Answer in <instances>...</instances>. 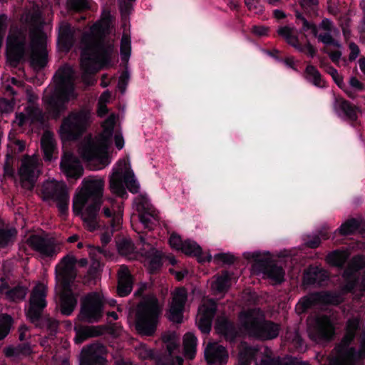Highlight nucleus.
I'll use <instances>...</instances> for the list:
<instances>
[{
  "mask_svg": "<svg viewBox=\"0 0 365 365\" xmlns=\"http://www.w3.org/2000/svg\"><path fill=\"white\" fill-rule=\"evenodd\" d=\"M106 29L100 22L93 24L90 31L82 34L81 64L86 74H95L99 68L111 66L115 51L113 41H106Z\"/></svg>",
  "mask_w": 365,
  "mask_h": 365,
  "instance_id": "obj_1",
  "label": "nucleus"
},
{
  "mask_svg": "<svg viewBox=\"0 0 365 365\" xmlns=\"http://www.w3.org/2000/svg\"><path fill=\"white\" fill-rule=\"evenodd\" d=\"M83 188L73 200L72 210L75 215H81L86 229L93 232L101 227L98 213L102 205L104 181L83 180Z\"/></svg>",
  "mask_w": 365,
  "mask_h": 365,
  "instance_id": "obj_2",
  "label": "nucleus"
},
{
  "mask_svg": "<svg viewBox=\"0 0 365 365\" xmlns=\"http://www.w3.org/2000/svg\"><path fill=\"white\" fill-rule=\"evenodd\" d=\"M58 81L53 91L43 98L46 110L49 118L58 120L67 110L71 98H75L74 85L71 81L72 68L61 67L58 70Z\"/></svg>",
  "mask_w": 365,
  "mask_h": 365,
  "instance_id": "obj_3",
  "label": "nucleus"
},
{
  "mask_svg": "<svg viewBox=\"0 0 365 365\" xmlns=\"http://www.w3.org/2000/svg\"><path fill=\"white\" fill-rule=\"evenodd\" d=\"M256 309H249L239 314L242 331L250 337L262 341L271 340L278 336L280 327L277 323L259 316Z\"/></svg>",
  "mask_w": 365,
  "mask_h": 365,
  "instance_id": "obj_4",
  "label": "nucleus"
},
{
  "mask_svg": "<svg viewBox=\"0 0 365 365\" xmlns=\"http://www.w3.org/2000/svg\"><path fill=\"white\" fill-rule=\"evenodd\" d=\"M162 309L155 297H143L136 307L135 329L143 336H151L157 329Z\"/></svg>",
  "mask_w": 365,
  "mask_h": 365,
  "instance_id": "obj_5",
  "label": "nucleus"
},
{
  "mask_svg": "<svg viewBox=\"0 0 365 365\" xmlns=\"http://www.w3.org/2000/svg\"><path fill=\"white\" fill-rule=\"evenodd\" d=\"M90 120V113L86 109L71 111L62 119L59 134L62 139L77 140L86 131Z\"/></svg>",
  "mask_w": 365,
  "mask_h": 365,
  "instance_id": "obj_6",
  "label": "nucleus"
},
{
  "mask_svg": "<svg viewBox=\"0 0 365 365\" xmlns=\"http://www.w3.org/2000/svg\"><path fill=\"white\" fill-rule=\"evenodd\" d=\"M28 29L26 26H16L11 29L6 45L8 61L14 67L24 61L26 55Z\"/></svg>",
  "mask_w": 365,
  "mask_h": 365,
  "instance_id": "obj_7",
  "label": "nucleus"
},
{
  "mask_svg": "<svg viewBox=\"0 0 365 365\" xmlns=\"http://www.w3.org/2000/svg\"><path fill=\"white\" fill-rule=\"evenodd\" d=\"M118 165V168L113 170V173L109 180V187L110 190L120 197L127 198L128 195L124 183L128 190L133 194L138 192L140 186L134 178V174L132 171H128L123 175V170L126 166L125 160H119Z\"/></svg>",
  "mask_w": 365,
  "mask_h": 365,
  "instance_id": "obj_8",
  "label": "nucleus"
},
{
  "mask_svg": "<svg viewBox=\"0 0 365 365\" xmlns=\"http://www.w3.org/2000/svg\"><path fill=\"white\" fill-rule=\"evenodd\" d=\"M243 255L247 259L254 262L252 267L255 270L262 273L277 284L284 281V271L281 266L271 260L269 252L265 253L267 257L262 256L259 252H245Z\"/></svg>",
  "mask_w": 365,
  "mask_h": 365,
  "instance_id": "obj_9",
  "label": "nucleus"
},
{
  "mask_svg": "<svg viewBox=\"0 0 365 365\" xmlns=\"http://www.w3.org/2000/svg\"><path fill=\"white\" fill-rule=\"evenodd\" d=\"M104 302L96 292L86 294L81 300L78 319L82 322H98L103 315Z\"/></svg>",
  "mask_w": 365,
  "mask_h": 365,
  "instance_id": "obj_10",
  "label": "nucleus"
},
{
  "mask_svg": "<svg viewBox=\"0 0 365 365\" xmlns=\"http://www.w3.org/2000/svg\"><path fill=\"white\" fill-rule=\"evenodd\" d=\"M32 53L30 57L31 65L36 69H43L48 60L46 46V34L41 29L30 32Z\"/></svg>",
  "mask_w": 365,
  "mask_h": 365,
  "instance_id": "obj_11",
  "label": "nucleus"
},
{
  "mask_svg": "<svg viewBox=\"0 0 365 365\" xmlns=\"http://www.w3.org/2000/svg\"><path fill=\"white\" fill-rule=\"evenodd\" d=\"M308 331L312 340L329 341L335 334V326L329 316L323 314L317 316L309 324Z\"/></svg>",
  "mask_w": 365,
  "mask_h": 365,
  "instance_id": "obj_12",
  "label": "nucleus"
},
{
  "mask_svg": "<svg viewBox=\"0 0 365 365\" xmlns=\"http://www.w3.org/2000/svg\"><path fill=\"white\" fill-rule=\"evenodd\" d=\"M340 297L330 292H315L302 298L296 306L299 314L305 313L316 305H338Z\"/></svg>",
  "mask_w": 365,
  "mask_h": 365,
  "instance_id": "obj_13",
  "label": "nucleus"
},
{
  "mask_svg": "<svg viewBox=\"0 0 365 365\" xmlns=\"http://www.w3.org/2000/svg\"><path fill=\"white\" fill-rule=\"evenodd\" d=\"M46 296V288L43 285L36 286L33 289L29 299V307L26 312V317L31 323L38 322L44 317L43 312L47 306Z\"/></svg>",
  "mask_w": 365,
  "mask_h": 365,
  "instance_id": "obj_14",
  "label": "nucleus"
},
{
  "mask_svg": "<svg viewBox=\"0 0 365 365\" xmlns=\"http://www.w3.org/2000/svg\"><path fill=\"white\" fill-rule=\"evenodd\" d=\"M29 246L43 257H56L61 250V245L53 237L31 235L27 240Z\"/></svg>",
  "mask_w": 365,
  "mask_h": 365,
  "instance_id": "obj_15",
  "label": "nucleus"
},
{
  "mask_svg": "<svg viewBox=\"0 0 365 365\" xmlns=\"http://www.w3.org/2000/svg\"><path fill=\"white\" fill-rule=\"evenodd\" d=\"M136 210L139 213L140 222L148 229L155 225L153 220L158 221V211L153 206L146 195H139L135 199Z\"/></svg>",
  "mask_w": 365,
  "mask_h": 365,
  "instance_id": "obj_16",
  "label": "nucleus"
},
{
  "mask_svg": "<svg viewBox=\"0 0 365 365\" xmlns=\"http://www.w3.org/2000/svg\"><path fill=\"white\" fill-rule=\"evenodd\" d=\"M21 187L32 191L40 175L37 164L31 158L22 160L18 170Z\"/></svg>",
  "mask_w": 365,
  "mask_h": 365,
  "instance_id": "obj_17",
  "label": "nucleus"
},
{
  "mask_svg": "<svg viewBox=\"0 0 365 365\" xmlns=\"http://www.w3.org/2000/svg\"><path fill=\"white\" fill-rule=\"evenodd\" d=\"M104 346L91 344L84 346L80 355V365H107V360L100 354Z\"/></svg>",
  "mask_w": 365,
  "mask_h": 365,
  "instance_id": "obj_18",
  "label": "nucleus"
},
{
  "mask_svg": "<svg viewBox=\"0 0 365 365\" xmlns=\"http://www.w3.org/2000/svg\"><path fill=\"white\" fill-rule=\"evenodd\" d=\"M338 357L332 360V365H356L358 359H365V346L359 343V349L355 347L344 349L336 351Z\"/></svg>",
  "mask_w": 365,
  "mask_h": 365,
  "instance_id": "obj_19",
  "label": "nucleus"
},
{
  "mask_svg": "<svg viewBox=\"0 0 365 365\" xmlns=\"http://www.w3.org/2000/svg\"><path fill=\"white\" fill-rule=\"evenodd\" d=\"M205 359L208 365H225L229 359L226 348L217 343H209L204 351Z\"/></svg>",
  "mask_w": 365,
  "mask_h": 365,
  "instance_id": "obj_20",
  "label": "nucleus"
},
{
  "mask_svg": "<svg viewBox=\"0 0 365 365\" xmlns=\"http://www.w3.org/2000/svg\"><path fill=\"white\" fill-rule=\"evenodd\" d=\"M334 109L339 117L344 118L351 123L356 122L358 119L357 113L361 112L359 106L341 97L335 98Z\"/></svg>",
  "mask_w": 365,
  "mask_h": 365,
  "instance_id": "obj_21",
  "label": "nucleus"
},
{
  "mask_svg": "<svg viewBox=\"0 0 365 365\" xmlns=\"http://www.w3.org/2000/svg\"><path fill=\"white\" fill-rule=\"evenodd\" d=\"M328 279V272L317 266L311 265L304 272L303 282L307 285L322 286Z\"/></svg>",
  "mask_w": 365,
  "mask_h": 365,
  "instance_id": "obj_22",
  "label": "nucleus"
},
{
  "mask_svg": "<svg viewBox=\"0 0 365 365\" xmlns=\"http://www.w3.org/2000/svg\"><path fill=\"white\" fill-rule=\"evenodd\" d=\"M61 170L66 174L67 178L78 179L83 175V168L79 161L73 155H69L63 158L60 163Z\"/></svg>",
  "mask_w": 365,
  "mask_h": 365,
  "instance_id": "obj_23",
  "label": "nucleus"
},
{
  "mask_svg": "<svg viewBox=\"0 0 365 365\" xmlns=\"http://www.w3.org/2000/svg\"><path fill=\"white\" fill-rule=\"evenodd\" d=\"M181 252L188 256L195 257L200 263L210 262L212 257L210 254L203 255L201 247L195 241L191 240H184L180 249Z\"/></svg>",
  "mask_w": 365,
  "mask_h": 365,
  "instance_id": "obj_24",
  "label": "nucleus"
},
{
  "mask_svg": "<svg viewBox=\"0 0 365 365\" xmlns=\"http://www.w3.org/2000/svg\"><path fill=\"white\" fill-rule=\"evenodd\" d=\"M74 329V341L76 344H81L89 338L99 336L103 334V329L100 326H81L75 327Z\"/></svg>",
  "mask_w": 365,
  "mask_h": 365,
  "instance_id": "obj_25",
  "label": "nucleus"
},
{
  "mask_svg": "<svg viewBox=\"0 0 365 365\" xmlns=\"http://www.w3.org/2000/svg\"><path fill=\"white\" fill-rule=\"evenodd\" d=\"M134 279L128 269L121 271L118 274L117 294L124 297L130 294L133 290Z\"/></svg>",
  "mask_w": 365,
  "mask_h": 365,
  "instance_id": "obj_26",
  "label": "nucleus"
},
{
  "mask_svg": "<svg viewBox=\"0 0 365 365\" xmlns=\"http://www.w3.org/2000/svg\"><path fill=\"white\" fill-rule=\"evenodd\" d=\"M216 329L227 341H234L237 336V331L234 323L225 318L217 321Z\"/></svg>",
  "mask_w": 365,
  "mask_h": 365,
  "instance_id": "obj_27",
  "label": "nucleus"
},
{
  "mask_svg": "<svg viewBox=\"0 0 365 365\" xmlns=\"http://www.w3.org/2000/svg\"><path fill=\"white\" fill-rule=\"evenodd\" d=\"M277 34L284 38L286 42L301 53L305 52V46L300 43L298 36L293 34V29L289 26H281Z\"/></svg>",
  "mask_w": 365,
  "mask_h": 365,
  "instance_id": "obj_28",
  "label": "nucleus"
},
{
  "mask_svg": "<svg viewBox=\"0 0 365 365\" xmlns=\"http://www.w3.org/2000/svg\"><path fill=\"white\" fill-rule=\"evenodd\" d=\"M65 184H59L57 181L44 183L42 187L43 200H55L63 191H67Z\"/></svg>",
  "mask_w": 365,
  "mask_h": 365,
  "instance_id": "obj_29",
  "label": "nucleus"
},
{
  "mask_svg": "<svg viewBox=\"0 0 365 365\" xmlns=\"http://www.w3.org/2000/svg\"><path fill=\"white\" fill-rule=\"evenodd\" d=\"M77 304V297L70 289L61 296V312L65 316H70Z\"/></svg>",
  "mask_w": 365,
  "mask_h": 365,
  "instance_id": "obj_30",
  "label": "nucleus"
},
{
  "mask_svg": "<svg viewBox=\"0 0 365 365\" xmlns=\"http://www.w3.org/2000/svg\"><path fill=\"white\" fill-rule=\"evenodd\" d=\"M304 77L309 83L318 88H326V82L322 78L317 68L311 64L307 66L304 71Z\"/></svg>",
  "mask_w": 365,
  "mask_h": 365,
  "instance_id": "obj_31",
  "label": "nucleus"
},
{
  "mask_svg": "<svg viewBox=\"0 0 365 365\" xmlns=\"http://www.w3.org/2000/svg\"><path fill=\"white\" fill-rule=\"evenodd\" d=\"M32 353L31 346L29 343L19 344L16 346H8L4 349V354L6 357L21 358L28 356Z\"/></svg>",
  "mask_w": 365,
  "mask_h": 365,
  "instance_id": "obj_32",
  "label": "nucleus"
},
{
  "mask_svg": "<svg viewBox=\"0 0 365 365\" xmlns=\"http://www.w3.org/2000/svg\"><path fill=\"white\" fill-rule=\"evenodd\" d=\"M74 41V34L69 25L61 29L58 43L66 51H69Z\"/></svg>",
  "mask_w": 365,
  "mask_h": 365,
  "instance_id": "obj_33",
  "label": "nucleus"
},
{
  "mask_svg": "<svg viewBox=\"0 0 365 365\" xmlns=\"http://www.w3.org/2000/svg\"><path fill=\"white\" fill-rule=\"evenodd\" d=\"M76 264V259L74 256L67 255L64 256L60 261V263L56 265V271L58 272L62 277L66 278L68 277L69 272L71 271Z\"/></svg>",
  "mask_w": 365,
  "mask_h": 365,
  "instance_id": "obj_34",
  "label": "nucleus"
},
{
  "mask_svg": "<svg viewBox=\"0 0 365 365\" xmlns=\"http://www.w3.org/2000/svg\"><path fill=\"white\" fill-rule=\"evenodd\" d=\"M259 349L252 346H245L240 352L238 365H251L256 360Z\"/></svg>",
  "mask_w": 365,
  "mask_h": 365,
  "instance_id": "obj_35",
  "label": "nucleus"
},
{
  "mask_svg": "<svg viewBox=\"0 0 365 365\" xmlns=\"http://www.w3.org/2000/svg\"><path fill=\"white\" fill-rule=\"evenodd\" d=\"M197 339L191 332H187L185 334L183 339V349L185 356L189 359H192L196 354Z\"/></svg>",
  "mask_w": 365,
  "mask_h": 365,
  "instance_id": "obj_36",
  "label": "nucleus"
},
{
  "mask_svg": "<svg viewBox=\"0 0 365 365\" xmlns=\"http://www.w3.org/2000/svg\"><path fill=\"white\" fill-rule=\"evenodd\" d=\"M163 255L161 252L157 250H153L148 255L149 272L152 274L158 272L163 267Z\"/></svg>",
  "mask_w": 365,
  "mask_h": 365,
  "instance_id": "obj_37",
  "label": "nucleus"
},
{
  "mask_svg": "<svg viewBox=\"0 0 365 365\" xmlns=\"http://www.w3.org/2000/svg\"><path fill=\"white\" fill-rule=\"evenodd\" d=\"M17 235L15 228H4L0 226V250L13 245Z\"/></svg>",
  "mask_w": 365,
  "mask_h": 365,
  "instance_id": "obj_38",
  "label": "nucleus"
},
{
  "mask_svg": "<svg viewBox=\"0 0 365 365\" xmlns=\"http://www.w3.org/2000/svg\"><path fill=\"white\" fill-rule=\"evenodd\" d=\"M311 31L314 36L317 37L318 38V41L319 42H322L326 46H332L334 47H336L337 48H341V44L339 41L334 39V37L331 36V34L329 32H326L324 34H318V29L316 24H314L312 26Z\"/></svg>",
  "mask_w": 365,
  "mask_h": 365,
  "instance_id": "obj_39",
  "label": "nucleus"
},
{
  "mask_svg": "<svg viewBox=\"0 0 365 365\" xmlns=\"http://www.w3.org/2000/svg\"><path fill=\"white\" fill-rule=\"evenodd\" d=\"M360 227L361 221L351 217L343 222L338 228V231L341 236H348L353 235Z\"/></svg>",
  "mask_w": 365,
  "mask_h": 365,
  "instance_id": "obj_40",
  "label": "nucleus"
},
{
  "mask_svg": "<svg viewBox=\"0 0 365 365\" xmlns=\"http://www.w3.org/2000/svg\"><path fill=\"white\" fill-rule=\"evenodd\" d=\"M326 261L329 265L341 269L346 263V256L344 252L336 250L327 255Z\"/></svg>",
  "mask_w": 365,
  "mask_h": 365,
  "instance_id": "obj_41",
  "label": "nucleus"
},
{
  "mask_svg": "<svg viewBox=\"0 0 365 365\" xmlns=\"http://www.w3.org/2000/svg\"><path fill=\"white\" fill-rule=\"evenodd\" d=\"M232 275L228 271H223L215 282V288L219 293L227 292L230 287Z\"/></svg>",
  "mask_w": 365,
  "mask_h": 365,
  "instance_id": "obj_42",
  "label": "nucleus"
},
{
  "mask_svg": "<svg viewBox=\"0 0 365 365\" xmlns=\"http://www.w3.org/2000/svg\"><path fill=\"white\" fill-rule=\"evenodd\" d=\"M81 156L86 161L98 159L100 156L99 148L93 142L87 143L81 148Z\"/></svg>",
  "mask_w": 365,
  "mask_h": 365,
  "instance_id": "obj_43",
  "label": "nucleus"
},
{
  "mask_svg": "<svg viewBox=\"0 0 365 365\" xmlns=\"http://www.w3.org/2000/svg\"><path fill=\"white\" fill-rule=\"evenodd\" d=\"M115 125V116L114 115L108 116L103 125V130L101 135L104 143H108L111 140L113 136Z\"/></svg>",
  "mask_w": 365,
  "mask_h": 365,
  "instance_id": "obj_44",
  "label": "nucleus"
},
{
  "mask_svg": "<svg viewBox=\"0 0 365 365\" xmlns=\"http://www.w3.org/2000/svg\"><path fill=\"white\" fill-rule=\"evenodd\" d=\"M36 327L41 329H46L49 331L51 336L56 335L58 327V322L49 317L48 316H44L38 322L34 324Z\"/></svg>",
  "mask_w": 365,
  "mask_h": 365,
  "instance_id": "obj_45",
  "label": "nucleus"
},
{
  "mask_svg": "<svg viewBox=\"0 0 365 365\" xmlns=\"http://www.w3.org/2000/svg\"><path fill=\"white\" fill-rule=\"evenodd\" d=\"M187 300V291L185 287L177 288L173 296L170 306L179 307L185 309V306Z\"/></svg>",
  "mask_w": 365,
  "mask_h": 365,
  "instance_id": "obj_46",
  "label": "nucleus"
},
{
  "mask_svg": "<svg viewBox=\"0 0 365 365\" xmlns=\"http://www.w3.org/2000/svg\"><path fill=\"white\" fill-rule=\"evenodd\" d=\"M122 219L120 217L113 218L111 220L110 228H108L101 234V241L103 247L106 246L111 240L113 232L118 229Z\"/></svg>",
  "mask_w": 365,
  "mask_h": 365,
  "instance_id": "obj_47",
  "label": "nucleus"
},
{
  "mask_svg": "<svg viewBox=\"0 0 365 365\" xmlns=\"http://www.w3.org/2000/svg\"><path fill=\"white\" fill-rule=\"evenodd\" d=\"M27 287L18 284L5 292L6 298L13 302L23 300L27 294Z\"/></svg>",
  "mask_w": 365,
  "mask_h": 365,
  "instance_id": "obj_48",
  "label": "nucleus"
},
{
  "mask_svg": "<svg viewBox=\"0 0 365 365\" xmlns=\"http://www.w3.org/2000/svg\"><path fill=\"white\" fill-rule=\"evenodd\" d=\"M216 312L217 304L212 299H210L208 302L202 304L198 309L200 316L211 321H213Z\"/></svg>",
  "mask_w": 365,
  "mask_h": 365,
  "instance_id": "obj_49",
  "label": "nucleus"
},
{
  "mask_svg": "<svg viewBox=\"0 0 365 365\" xmlns=\"http://www.w3.org/2000/svg\"><path fill=\"white\" fill-rule=\"evenodd\" d=\"M120 52L123 62L127 63L131 54L130 36L123 34L120 40Z\"/></svg>",
  "mask_w": 365,
  "mask_h": 365,
  "instance_id": "obj_50",
  "label": "nucleus"
},
{
  "mask_svg": "<svg viewBox=\"0 0 365 365\" xmlns=\"http://www.w3.org/2000/svg\"><path fill=\"white\" fill-rule=\"evenodd\" d=\"M61 216H66L68 213L69 194L68 190L63 191L54 200Z\"/></svg>",
  "mask_w": 365,
  "mask_h": 365,
  "instance_id": "obj_51",
  "label": "nucleus"
},
{
  "mask_svg": "<svg viewBox=\"0 0 365 365\" xmlns=\"http://www.w3.org/2000/svg\"><path fill=\"white\" fill-rule=\"evenodd\" d=\"M14 319L8 314H0V341L3 340L10 332Z\"/></svg>",
  "mask_w": 365,
  "mask_h": 365,
  "instance_id": "obj_52",
  "label": "nucleus"
},
{
  "mask_svg": "<svg viewBox=\"0 0 365 365\" xmlns=\"http://www.w3.org/2000/svg\"><path fill=\"white\" fill-rule=\"evenodd\" d=\"M135 245L131 240L123 238L117 242V249L120 255L129 256L134 253Z\"/></svg>",
  "mask_w": 365,
  "mask_h": 365,
  "instance_id": "obj_53",
  "label": "nucleus"
},
{
  "mask_svg": "<svg viewBox=\"0 0 365 365\" xmlns=\"http://www.w3.org/2000/svg\"><path fill=\"white\" fill-rule=\"evenodd\" d=\"M90 0H68L67 7L69 10L81 12L90 9Z\"/></svg>",
  "mask_w": 365,
  "mask_h": 365,
  "instance_id": "obj_54",
  "label": "nucleus"
},
{
  "mask_svg": "<svg viewBox=\"0 0 365 365\" xmlns=\"http://www.w3.org/2000/svg\"><path fill=\"white\" fill-rule=\"evenodd\" d=\"M360 319L358 317H351L346 322L345 332L356 336L357 331L360 329Z\"/></svg>",
  "mask_w": 365,
  "mask_h": 365,
  "instance_id": "obj_55",
  "label": "nucleus"
},
{
  "mask_svg": "<svg viewBox=\"0 0 365 365\" xmlns=\"http://www.w3.org/2000/svg\"><path fill=\"white\" fill-rule=\"evenodd\" d=\"M184 309L170 306L168 319L174 323L180 324L182 322Z\"/></svg>",
  "mask_w": 365,
  "mask_h": 365,
  "instance_id": "obj_56",
  "label": "nucleus"
},
{
  "mask_svg": "<svg viewBox=\"0 0 365 365\" xmlns=\"http://www.w3.org/2000/svg\"><path fill=\"white\" fill-rule=\"evenodd\" d=\"M129 80L130 73L128 70V67L126 66L125 68L122 71L118 82V88L121 92V93H125L127 86L129 83Z\"/></svg>",
  "mask_w": 365,
  "mask_h": 365,
  "instance_id": "obj_57",
  "label": "nucleus"
},
{
  "mask_svg": "<svg viewBox=\"0 0 365 365\" xmlns=\"http://www.w3.org/2000/svg\"><path fill=\"white\" fill-rule=\"evenodd\" d=\"M198 329L205 334H208L212 329V321L201 316L197 320Z\"/></svg>",
  "mask_w": 365,
  "mask_h": 365,
  "instance_id": "obj_58",
  "label": "nucleus"
},
{
  "mask_svg": "<svg viewBox=\"0 0 365 365\" xmlns=\"http://www.w3.org/2000/svg\"><path fill=\"white\" fill-rule=\"evenodd\" d=\"M356 336L345 332L340 342L335 346V350L339 351L346 348H350L351 344L354 341Z\"/></svg>",
  "mask_w": 365,
  "mask_h": 365,
  "instance_id": "obj_59",
  "label": "nucleus"
},
{
  "mask_svg": "<svg viewBox=\"0 0 365 365\" xmlns=\"http://www.w3.org/2000/svg\"><path fill=\"white\" fill-rule=\"evenodd\" d=\"M214 259L215 261H220L225 264L231 265L234 264L236 260L235 257L230 253L220 252L214 255Z\"/></svg>",
  "mask_w": 365,
  "mask_h": 365,
  "instance_id": "obj_60",
  "label": "nucleus"
},
{
  "mask_svg": "<svg viewBox=\"0 0 365 365\" xmlns=\"http://www.w3.org/2000/svg\"><path fill=\"white\" fill-rule=\"evenodd\" d=\"M41 147L44 153V159L46 160H51L52 159L54 145L52 141L47 140L43 141Z\"/></svg>",
  "mask_w": 365,
  "mask_h": 365,
  "instance_id": "obj_61",
  "label": "nucleus"
},
{
  "mask_svg": "<svg viewBox=\"0 0 365 365\" xmlns=\"http://www.w3.org/2000/svg\"><path fill=\"white\" fill-rule=\"evenodd\" d=\"M351 267L356 272L360 271L365 268V256L357 255L354 257L351 261Z\"/></svg>",
  "mask_w": 365,
  "mask_h": 365,
  "instance_id": "obj_62",
  "label": "nucleus"
},
{
  "mask_svg": "<svg viewBox=\"0 0 365 365\" xmlns=\"http://www.w3.org/2000/svg\"><path fill=\"white\" fill-rule=\"evenodd\" d=\"M133 2L128 0H119V9L122 15H129L132 12Z\"/></svg>",
  "mask_w": 365,
  "mask_h": 365,
  "instance_id": "obj_63",
  "label": "nucleus"
},
{
  "mask_svg": "<svg viewBox=\"0 0 365 365\" xmlns=\"http://www.w3.org/2000/svg\"><path fill=\"white\" fill-rule=\"evenodd\" d=\"M283 362L279 358H272L270 356H265L263 357L259 364L256 363L255 365H283Z\"/></svg>",
  "mask_w": 365,
  "mask_h": 365,
  "instance_id": "obj_64",
  "label": "nucleus"
}]
</instances>
